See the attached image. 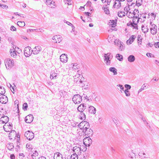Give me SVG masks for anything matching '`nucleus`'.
I'll return each mask as SVG.
<instances>
[{
  "instance_id": "nucleus-1",
  "label": "nucleus",
  "mask_w": 159,
  "mask_h": 159,
  "mask_svg": "<svg viewBox=\"0 0 159 159\" xmlns=\"http://www.w3.org/2000/svg\"><path fill=\"white\" fill-rule=\"evenodd\" d=\"M79 128L82 130V131L84 133H86L85 134L90 135H91L93 133L92 130L89 129V123L86 121H82L79 125Z\"/></svg>"
},
{
  "instance_id": "nucleus-2",
  "label": "nucleus",
  "mask_w": 159,
  "mask_h": 159,
  "mask_svg": "<svg viewBox=\"0 0 159 159\" xmlns=\"http://www.w3.org/2000/svg\"><path fill=\"white\" fill-rule=\"evenodd\" d=\"M133 9L132 4L130 5L128 4L124 7V10L126 12V15L129 18H132L134 17L133 12H132Z\"/></svg>"
},
{
  "instance_id": "nucleus-3",
  "label": "nucleus",
  "mask_w": 159,
  "mask_h": 159,
  "mask_svg": "<svg viewBox=\"0 0 159 159\" xmlns=\"http://www.w3.org/2000/svg\"><path fill=\"white\" fill-rule=\"evenodd\" d=\"M4 62L6 67L7 69H11L14 66V62L13 60L9 58L6 59Z\"/></svg>"
},
{
  "instance_id": "nucleus-4",
  "label": "nucleus",
  "mask_w": 159,
  "mask_h": 159,
  "mask_svg": "<svg viewBox=\"0 0 159 159\" xmlns=\"http://www.w3.org/2000/svg\"><path fill=\"white\" fill-rule=\"evenodd\" d=\"M11 124L10 123H6L5 125L3 126V128L4 130L7 132H9L12 129V126Z\"/></svg>"
},
{
  "instance_id": "nucleus-5",
  "label": "nucleus",
  "mask_w": 159,
  "mask_h": 159,
  "mask_svg": "<svg viewBox=\"0 0 159 159\" xmlns=\"http://www.w3.org/2000/svg\"><path fill=\"white\" fill-rule=\"evenodd\" d=\"M92 143V140L89 137H86L83 140L84 144L86 146H89Z\"/></svg>"
},
{
  "instance_id": "nucleus-6",
  "label": "nucleus",
  "mask_w": 159,
  "mask_h": 159,
  "mask_svg": "<svg viewBox=\"0 0 159 159\" xmlns=\"http://www.w3.org/2000/svg\"><path fill=\"white\" fill-rule=\"evenodd\" d=\"M74 78L75 79V81L77 82L79 81L80 84L82 83L83 82V78L82 75L76 73L75 75L74 76Z\"/></svg>"
},
{
  "instance_id": "nucleus-7",
  "label": "nucleus",
  "mask_w": 159,
  "mask_h": 159,
  "mask_svg": "<svg viewBox=\"0 0 159 159\" xmlns=\"http://www.w3.org/2000/svg\"><path fill=\"white\" fill-rule=\"evenodd\" d=\"M73 151L75 152V154L78 155H80L81 154V148L79 147L75 146L73 147Z\"/></svg>"
},
{
  "instance_id": "nucleus-8",
  "label": "nucleus",
  "mask_w": 159,
  "mask_h": 159,
  "mask_svg": "<svg viewBox=\"0 0 159 159\" xmlns=\"http://www.w3.org/2000/svg\"><path fill=\"white\" fill-rule=\"evenodd\" d=\"M157 26L154 24L152 25L151 27L150 28V32L152 34H156L157 32Z\"/></svg>"
},
{
  "instance_id": "nucleus-9",
  "label": "nucleus",
  "mask_w": 159,
  "mask_h": 159,
  "mask_svg": "<svg viewBox=\"0 0 159 159\" xmlns=\"http://www.w3.org/2000/svg\"><path fill=\"white\" fill-rule=\"evenodd\" d=\"M24 54L26 57L30 56V47L27 46L25 47L24 50Z\"/></svg>"
},
{
  "instance_id": "nucleus-10",
  "label": "nucleus",
  "mask_w": 159,
  "mask_h": 159,
  "mask_svg": "<svg viewBox=\"0 0 159 159\" xmlns=\"http://www.w3.org/2000/svg\"><path fill=\"white\" fill-rule=\"evenodd\" d=\"M41 50V48L40 46L36 47L32 50V53L34 54H38Z\"/></svg>"
},
{
  "instance_id": "nucleus-11",
  "label": "nucleus",
  "mask_w": 159,
  "mask_h": 159,
  "mask_svg": "<svg viewBox=\"0 0 159 159\" xmlns=\"http://www.w3.org/2000/svg\"><path fill=\"white\" fill-rule=\"evenodd\" d=\"M60 59L62 62L66 63L68 61V57L66 54H63L60 56Z\"/></svg>"
},
{
  "instance_id": "nucleus-12",
  "label": "nucleus",
  "mask_w": 159,
  "mask_h": 159,
  "mask_svg": "<svg viewBox=\"0 0 159 159\" xmlns=\"http://www.w3.org/2000/svg\"><path fill=\"white\" fill-rule=\"evenodd\" d=\"M46 3L49 7L51 8H54L56 5L55 2L52 0H47Z\"/></svg>"
},
{
  "instance_id": "nucleus-13",
  "label": "nucleus",
  "mask_w": 159,
  "mask_h": 159,
  "mask_svg": "<svg viewBox=\"0 0 159 159\" xmlns=\"http://www.w3.org/2000/svg\"><path fill=\"white\" fill-rule=\"evenodd\" d=\"M16 137V132L14 130H11L9 135V137L11 139H12L13 138H15Z\"/></svg>"
},
{
  "instance_id": "nucleus-14",
  "label": "nucleus",
  "mask_w": 159,
  "mask_h": 159,
  "mask_svg": "<svg viewBox=\"0 0 159 159\" xmlns=\"http://www.w3.org/2000/svg\"><path fill=\"white\" fill-rule=\"evenodd\" d=\"M110 28H113L116 26V20H110L109 22Z\"/></svg>"
},
{
  "instance_id": "nucleus-15",
  "label": "nucleus",
  "mask_w": 159,
  "mask_h": 159,
  "mask_svg": "<svg viewBox=\"0 0 159 159\" xmlns=\"http://www.w3.org/2000/svg\"><path fill=\"white\" fill-rule=\"evenodd\" d=\"M136 38V36L135 35H132L131 37L129 38V39L126 41L127 44L129 45L132 43L134 40L135 38Z\"/></svg>"
},
{
  "instance_id": "nucleus-16",
  "label": "nucleus",
  "mask_w": 159,
  "mask_h": 159,
  "mask_svg": "<svg viewBox=\"0 0 159 159\" xmlns=\"http://www.w3.org/2000/svg\"><path fill=\"white\" fill-rule=\"evenodd\" d=\"M54 159H63L62 155L59 152L55 153L54 156Z\"/></svg>"
},
{
  "instance_id": "nucleus-17",
  "label": "nucleus",
  "mask_w": 159,
  "mask_h": 159,
  "mask_svg": "<svg viewBox=\"0 0 159 159\" xmlns=\"http://www.w3.org/2000/svg\"><path fill=\"white\" fill-rule=\"evenodd\" d=\"M1 121L2 122V123H8L9 119L8 116H4L2 117L1 119Z\"/></svg>"
},
{
  "instance_id": "nucleus-18",
  "label": "nucleus",
  "mask_w": 159,
  "mask_h": 159,
  "mask_svg": "<svg viewBox=\"0 0 159 159\" xmlns=\"http://www.w3.org/2000/svg\"><path fill=\"white\" fill-rule=\"evenodd\" d=\"M53 40H54L55 42L56 43H60L61 40V39L60 35H55L53 37Z\"/></svg>"
},
{
  "instance_id": "nucleus-19",
  "label": "nucleus",
  "mask_w": 159,
  "mask_h": 159,
  "mask_svg": "<svg viewBox=\"0 0 159 159\" xmlns=\"http://www.w3.org/2000/svg\"><path fill=\"white\" fill-rule=\"evenodd\" d=\"M102 8L106 14L107 15H109L110 14L109 8L107 5L103 7Z\"/></svg>"
},
{
  "instance_id": "nucleus-20",
  "label": "nucleus",
  "mask_w": 159,
  "mask_h": 159,
  "mask_svg": "<svg viewBox=\"0 0 159 159\" xmlns=\"http://www.w3.org/2000/svg\"><path fill=\"white\" fill-rule=\"evenodd\" d=\"M121 7V4L119 1H116L114 4V7L115 8H118Z\"/></svg>"
},
{
  "instance_id": "nucleus-21",
  "label": "nucleus",
  "mask_w": 159,
  "mask_h": 159,
  "mask_svg": "<svg viewBox=\"0 0 159 159\" xmlns=\"http://www.w3.org/2000/svg\"><path fill=\"white\" fill-rule=\"evenodd\" d=\"M110 54L109 53H107L105 54V60L106 61V63L107 64L110 63V61L109 60V56Z\"/></svg>"
},
{
  "instance_id": "nucleus-22",
  "label": "nucleus",
  "mask_w": 159,
  "mask_h": 159,
  "mask_svg": "<svg viewBox=\"0 0 159 159\" xmlns=\"http://www.w3.org/2000/svg\"><path fill=\"white\" fill-rule=\"evenodd\" d=\"M10 52L11 56L14 58L16 57L17 53L15 50H11Z\"/></svg>"
},
{
  "instance_id": "nucleus-23",
  "label": "nucleus",
  "mask_w": 159,
  "mask_h": 159,
  "mask_svg": "<svg viewBox=\"0 0 159 159\" xmlns=\"http://www.w3.org/2000/svg\"><path fill=\"white\" fill-rule=\"evenodd\" d=\"M78 110L80 112H82V111L84 110V105L83 104H81L78 107Z\"/></svg>"
},
{
  "instance_id": "nucleus-24",
  "label": "nucleus",
  "mask_w": 159,
  "mask_h": 159,
  "mask_svg": "<svg viewBox=\"0 0 159 159\" xmlns=\"http://www.w3.org/2000/svg\"><path fill=\"white\" fill-rule=\"evenodd\" d=\"M135 58L133 55H130L128 58V61L130 62H132L134 61Z\"/></svg>"
},
{
  "instance_id": "nucleus-25",
  "label": "nucleus",
  "mask_w": 159,
  "mask_h": 159,
  "mask_svg": "<svg viewBox=\"0 0 159 159\" xmlns=\"http://www.w3.org/2000/svg\"><path fill=\"white\" fill-rule=\"evenodd\" d=\"M25 136L27 139L30 140V131L28 130L26 131L25 133Z\"/></svg>"
},
{
  "instance_id": "nucleus-26",
  "label": "nucleus",
  "mask_w": 159,
  "mask_h": 159,
  "mask_svg": "<svg viewBox=\"0 0 159 159\" xmlns=\"http://www.w3.org/2000/svg\"><path fill=\"white\" fill-rule=\"evenodd\" d=\"M118 16L120 17H122L125 15V13L123 11H120L118 12Z\"/></svg>"
},
{
  "instance_id": "nucleus-27",
  "label": "nucleus",
  "mask_w": 159,
  "mask_h": 159,
  "mask_svg": "<svg viewBox=\"0 0 159 159\" xmlns=\"http://www.w3.org/2000/svg\"><path fill=\"white\" fill-rule=\"evenodd\" d=\"M89 111L91 113L94 114L96 112V109L93 106L89 107Z\"/></svg>"
},
{
  "instance_id": "nucleus-28",
  "label": "nucleus",
  "mask_w": 159,
  "mask_h": 159,
  "mask_svg": "<svg viewBox=\"0 0 159 159\" xmlns=\"http://www.w3.org/2000/svg\"><path fill=\"white\" fill-rule=\"evenodd\" d=\"M85 115L84 113L83 112H80V116H79V118H80L81 120H85Z\"/></svg>"
},
{
  "instance_id": "nucleus-29",
  "label": "nucleus",
  "mask_w": 159,
  "mask_h": 159,
  "mask_svg": "<svg viewBox=\"0 0 159 159\" xmlns=\"http://www.w3.org/2000/svg\"><path fill=\"white\" fill-rule=\"evenodd\" d=\"M138 17V16H134L133 17V23L137 24L138 23L139 20V18Z\"/></svg>"
},
{
  "instance_id": "nucleus-30",
  "label": "nucleus",
  "mask_w": 159,
  "mask_h": 159,
  "mask_svg": "<svg viewBox=\"0 0 159 159\" xmlns=\"http://www.w3.org/2000/svg\"><path fill=\"white\" fill-rule=\"evenodd\" d=\"M134 16H138L139 11L138 9H135L133 11Z\"/></svg>"
},
{
  "instance_id": "nucleus-31",
  "label": "nucleus",
  "mask_w": 159,
  "mask_h": 159,
  "mask_svg": "<svg viewBox=\"0 0 159 159\" xmlns=\"http://www.w3.org/2000/svg\"><path fill=\"white\" fill-rule=\"evenodd\" d=\"M25 121L27 123H30V114L26 116L25 118Z\"/></svg>"
},
{
  "instance_id": "nucleus-32",
  "label": "nucleus",
  "mask_w": 159,
  "mask_h": 159,
  "mask_svg": "<svg viewBox=\"0 0 159 159\" xmlns=\"http://www.w3.org/2000/svg\"><path fill=\"white\" fill-rule=\"evenodd\" d=\"M38 153L37 152L35 151L33 154L31 155V156L33 159H36L38 157Z\"/></svg>"
},
{
  "instance_id": "nucleus-33",
  "label": "nucleus",
  "mask_w": 159,
  "mask_h": 159,
  "mask_svg": "<svg viewBox=\"0 0 159 159\" xmlns=\"http://www.w3.org/2000/svg\"><path fill=\"white\" fill-rule=\"evenodd\" d=\"M17 24L20 27H23L25 25V23L24 21H18Z\"/></svg>"
},
{
  "instance_id": "nucleus-34",
  "label": "nucleus",
  "mask_w": 159,
  "mask_h": 159,
  "mask_svg": "<svg viewBox=\"0 0 159 159\" xmlns=\"http://www.w3.org/2000/svg\"><path fill=\"white\" fill-rule=\"evenodd\" d=\"M7 146V147L8 149L10 150H11L13 149L14 147L13 144L12 143H10L9 144H8Z\"/></svg>"
},
{
  "instance_id": "nucleus-35",
  "label": "nucleus",
  "mask_w": 159,
  "mask_h": 159,
  "mask_svg": "<svg viewBox=\"0 0 159 159\" xmlns=\"http://www.w3.org/2000/svg\"><path fill=\"white\" fill-rule=\"evenodd\" d=\"M110 70L114 73V75L117 74V70L114 67H111L110 68Z\"/></svg>"
},
{
  "instance_id": "nucleus-36",
  "label": "nucleus",
  "mask_w": 159,
  "mask_h": 159,
  "mask_svg": "<svg viewBox=\"0 0 159 159\" xmlns=\"http://www.w3.org/2000/svg\"><path fill=\"white\" fill-rule=\"evenodd\" d=\"M86 146L84 145L81 146L80 147L81 148V151L83 152H85L86 151L87 148H86Z\"/></svg>"
},
{
  "instance_id": "nucleus-37",
  "label": "nucleus",
  "mask_w": 159,
  "mask_h": 159,
  "mask_svg": "<svg viewBox=\"0 0 159 159\" xmlns=\"http://www.w3.org/2000/svg\"><path fill=\"white\" fill-rule=\"evenodd\" d=\"M116 57L117 58V59L119 60V61H121L123 59V57L122 55H120L119 54H117L116 56Z\"/></svg>"
},
{
  "instance_id": "nucleus-38",
  "label": "nucleus",
  "mask_w": 159,
  "mask_h": 159,
  "mask_svg": "<svg viewBox=\"0 0 159 159\" xmlns=\"http://www.w3.org/2000/svg\"><path fill=\"white\" fill-rule=\"evenodd\" d=\"M148 29L146 26H142V31L144 33H145L148 31Z\"/></svg>"
},
{
  "instance_id": "nucleus-39",
  "label": "nucleus",
  "mask_w": 159,
  "mask_h": 159,
  "mask_svg": "<svg viewBox=\"0 0 159 159\" xmlns=\"http://www.w3.org/2000/svg\"><path fill=\"white\" fill-rule=\"evenodd\" d=\"M57 76V74L54 72H52L50 75V78L54 79V77H56Z\"/></svg>"
},
{
  "instance_id": "nucleus-40",
  "label": "nucleus",
  "mask_w": 159,
  "mask_h": 159,
  "mask_svg": "<svg viewBox=\"0 0 159 159\" xmlns=\"http://www.w3.org/2000/svg\"><path fill=\"white\" fill-rule=\"evenodd\" d=\"M5 89L2 87L0 86V94H4L5 93Z\"/></svg>"
},
{
  "instance_id": "nucleus-41",
  "label": "nucleus",
  "mask_w": 159,
  "mask_h": 159,
  "mask_svg": "<svg viewBox=\"0 0 159 159\" xmlns=\"http://www.w3.org/2000/svg\"><path fill=\"white\" fill-rule=\"evenodd\" d=\"M81 98V97L79 95H75L73 97V99H80Z\"/></svg>"
},
{
  "instance_id": "nucleus-42",
  "label": "nucleus",
  "mask_w": 159,
  "mask_h": 159,
  "mask_svg": "<svg viewBox=\"0 0 159 159\" xmlns=\"http://www.w3.org/2000/svg\"><path fill=\"white\" fill-rule=\"evenodd\" d=\"M78 157L77 155L76 154H73L71 155L70 159H78Z\"/></svg>"
},
{
  "instance_id": "nucleus-43",
  "label": "nucleus",
  "mask_w": 159,
  "mask_h": 159,
  "mask_svg": "<svg viewBox=\"0 0 159 159\" xmlns=\"http://www.w3.org/2000/svg\"><path fill=\"white\" fill-rule=\"evenodd\" d=\"M137 23H131V25L132 26L133 29H138V26Z\"/></svg>"
},
{
  "instance_id": "nucleus-44",
  "label": "nucleus",
  "mask_w": 159,
  "mask_h": 159,
  "mask_svg": "<svg viewBox=\"0 0 159 159\" xmlns=\"http://www.w3.org/2000/svg\"><path fill=\"white\" fill-rule=\"evenodd\" d=\"M77 65L76 64H72L71 65V67L74 69H78V67H77Z\"/></svg>"
},
{
  "instance_id": "nucleus-45",
  "label": "nucleus",
  "mask_w": 159,
  "mask_h": 159,
  "mask_svg": "<svg viewBox=\"0 0 159 159\" xmlns=\"http://www.w3.org/2000/svg\"><path fill=\"white\" fill-rule=\"evenodd\" d=\"M8 99L7 97L5 95L1 94V95H0V99Z\"/></svg>"
},
{
  "instance_id": "nucleus-46",
  "label": "nucleus",
  "mask_w": 159,
  "mask_h": 159,
  "mask_svg": "<svg viewBox=\"0 0 159 159\" xmlns=\"http://www.w3.org/2000/svg\"><path fill=\"white\" fill-rule=\"evenodd\" d=\"M28 107V105L26 103H24L23 105V109L24 110H26Z\"/></svg>"
},
{
  "instance_id": "nucleus-47",
  "label": "nucleus",
  "mask_w": 159,
  "mask_h": 159,
  "mask_svg": "<svg viewBox=\"0 0 159 159\" xmlns=\"http://www.w3.org/2000/svg\"><path fill=\"white\" fill-rule=\"evenodd\" d=\"M125 93L126 95L127 96H129L130 95V93L129 92V91L128 90H127V89L125 90Z\"/></svg>"
},
{
  "instance_id": "nucleus-48",
  "label": "nucleus",
  "mask_w": 159,
  "mask_h": 159,
  "mask_svg": "<svg viewBox=\"0 0 159 159\" xmlns=\"http://www.w3.org/2000/svg\"><path fill=\"white\" fill-rule=\"evenodd\" d=\"M15 105L16 106V107H17L18 110L19 107V102L18 100H16L15 101Z\"/></svg>"
},
{
  "instance_id": "nucleus-49",
  "label": "nucleus",
  "mask_w": 159,
  "mask_h": 159,
  "mask_svg": "<svg viewBox=\"0 0 159 159\" xmlns=\"http://www.w3.org/2000/svg\"><path fill=\"white\" fill-rule=\"evenodd\" d=\"M118 86L119 87V88L118 89L120 90V91H124V87L122 85H119Z\"/></svg>"
},
{
  "instance_id": "nucleus-50",
  "label": "nucleus",
  "mask_w": 159,
  "mask_h": 159,
  "mask_svg": "<svg viewBox=\"0 0 159 159\" xmlns=\"http://www.w3.org/2000/svg\"><path fill=\"white\" fill-rule=\"evenodd\" d=\"M81 100H74L73 102L75 103L76 104H79L81 102Z\"/></svg>"
},
{
  "instance_id": "nucleus-51",
  "label": "nucleus",
  "mask_w": 159,
  "mask_h": 159,
  "mask_svg": "<svg viewBox=\"0 0 159 159\" xmlns=\"http://www.w3.org/2000/svg\"><path fill=\"white\" fill-rule=\"evenodd\" d=\"M0 7H2V8L3 9H4V8L7 9L8 8V6L5 5H2L1 4H0Z\"/></svg>"
},
{
  "instance_id": "nucleus-52",
  "label": "nucleus",
  "mask_w": 159,
  "mask_h": 159,
  "mask_svg": "<svg viewBox=\"0 0 159 159\" xmlns=\"http://www.w3.org/2000/svg\"><path fill=\"white\" fill-rule=\"evenodd\" d=\"M146 55L148 57H153V55L151 53H147Z\"/></svg>"
},
{
  "instance_id": "nucleus-53",
  "label": "nucleus",
  "mask_w": 159,
  "mask_h": 159,
  "mask_svg": "<svg viewBox=\"0 0 159 159\" xmlns=\"http://www.w3.org/2000/svg\"><path fill=\"white\" fill-rule=\"evenodd\" d=\"M26 148L27 151L29 152V150L30 149V144L29 143H28L27 144Z\"/></svg>"
},
{
  "instance_id": "nucleus-54",
  "label": "nucleus",
  "mask_w": 159,
  "mask_h": 159,
  "mask_svg": "<svg viewBox=\"0 0 159 159\" xmlns=\"http://www.w3.org/2000/svg\"><path fill=\"white\" fill-rule=\"evenodd\" d=\"M125 88H127L126 89H127V90L131 88V86L130 85H129L125 84Z\"/></svg>"
},
{
  "instance_id": "nucleus-55",
  "label": "nucleus",
  "mask_w": 159,
  "mask_h": 159,
  "mask_svg": "<svg viewBox=\"0 0 159 159\" xmlns=\"http://www.w3.org/2000/svg\"><path fill=\"white\" fill-rule=\"evenodd\" d=\"M11 30L13 31L16 30V28L13 26H11Z\"/></svg>"
},
{
  "instance_id": "nucleus-56",
  "label": "nucleus",
  "mask_w": 159,
  "mask_h": 159,
  "mask_svg": "<svg viewBox=\"0 0 159 159\" xmlns=\"http://www.w3.org/2000/svg\"><path fill=\"white\" fill-rule=\"evenodd\" d=\"M131 157V158H133L135 157V155L133 152H132L130 154Z\"/></svg>"
},
{
  "instance_id": "nucleus-57",
  "label": "nucleus",
  "mask_w": 159,
  "mask_h": 159,
  "mask_svg": "<svg viewBox=\"0 0 159 159\" xmlns=\"http://www.w3.org/2000/svg\"><path fill=\"white\" fill-rule=\"evenodd\" d=\"M155 47L157 48H159V42L156 43L154 44Z\"/></svg>"
},
{
  "instance_id": "nucleus-58",
  "label": "nucleus",
  "mask_w": 159,
  "mask_h": 159,
  "mask_svg": "<svg viewBox=\"0 0 159 159\" xmlns=\"http://www.w3.org/2000/svg\"><path fill=\"white\" fill-rule=\"evenodd\" d=\"M67 3L68 5H71L72 4L71 0H66Z\"/></svg>"
},
{
  "instance_id": "nucleus-59",
  "label": "nucleus",
  "mask_w": 159,
  "mask_h": 159,
  "mask_svg": "<svg viewBox=\"0 0 159 159\" xmlns=\"http://www.w3.org/2000/svg\"><path fill=\"white\" fill-rule=\"evenodd\" d=\"M150 16L153 18H155L156 17V14L154 13H152L150 14Z\"/></svg>"
},
{
  "instance_id": "nucleus-60",
  "label": "nucleus",
  "mask_w": 159,
  "mask_h": 159,
  "mask_svg": "<svg viewBox=\"0 0 159 159\" xmlns=\"http://www.w3.org/2000/svg\"><path fill=\"white\" fill-rule=\"evenodd\" d=\"M138 43H139L140 44H141L142 43V39H140V38H138Z\"/></svg>"
},
{
  "instance_id": "nucleus-61",
  "label": "nucleus",
  "mask_w": 159,
  "mask_h": 159,
  "mask_svg": "<svg viewBox=\"0 0 159 159\" xmlns=\"http://www.w3.org/2000/svg\"><path fill=\"white\" fill-rule=\"evenodd\" d=\"M30 136H31V137L30 136V138H31V139H33L34 137V134L32 132H30Z\"/></svg>"
},
{
  "instance_id": "nucleus-62",
  "label": "nucleus",
  "mask_w": 159,
  "mask_h": 159,
  "mask_svg": "<svg viewBox=\"0 0 159 159\" xmlns=\"http://www.w3.org/2000/svg\"><path fill=\"white\" fill-rule=\"evenodd\" d=\"M11 159H15V157L14 155H11Z\"/></svg>"
},
{
  "instance_id": "nucleus-63",
  "label": "nucleus",
  "mask_w": 159,
  "mask_h": 159,
  "mask_svg": "<svg viewBox=\"0 0 159 159\" xmlns=\"http://www.w3.org/2000/svg\"><path fill=\"white\" fill-rule=\"evenodd\" d=\"M22 38L23 39H25L26 40V39H28V38H27L26 36H22Z\"/></svg>"
},
{
  "instance_id": "nucleus-64",
  "label": "nucleus",
  "mask_w": 159,
  "mask_h": 159,
  "mask_svg": "<svg viewBox=\"0 0 159 159\" xmlns=\"http://www.w3.org/2000/svg\"><path fill=\"white\" fill-rule=\"evenodd\" d=\"M39 159H46V158L44 157H41L39 158Z\"/></svg>"
}]
</instances>
